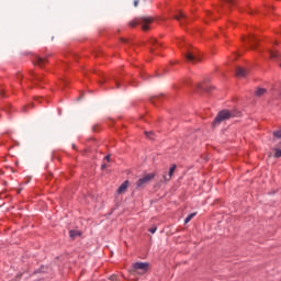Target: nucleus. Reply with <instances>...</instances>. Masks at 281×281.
Returning a JSON list of instances; mask_svg holds the SVG:
<instances>
[{
	"mask_svg": "<svg viewBox=\"0 0 281 281\" xmlns=\"http://www.w3.org/2000/svg\"><path fill=\"white\" fill-rule=\"evenodd\" d=\"M236 115H238V113L235 111L223 110L216 115L215 120L213 121V126H218L221 122H225V120H232V117H236Z\"/></svg>",
	"mask_w": 281,
	"mask_h": 281,
	"instance_id": "obj_1",
	"label": "nucleus"
},
{
	"mask_svg": "<svg viewBox=\"0 0 281 281\" xmlns=\"http://www.w3.org/2000/svg\"><path fill=\"white\" fill-rule=\"evenodd\" d=\"M150 23H153V18H136L130 22V27H137V25H140L144 32H148V30H150Z\"/></svg>",
	"mask_w": 281,
	"mask_h": 281,
	"instance_id": "obj_2",
	"label": "nucleus"
},
{
	"mask_svg": "<svg viewBox=\"0 0 281 281\" xmlns=\"http://www.w3.org/2000/svg\"><path fill=\"white\" fill-rule=\"evenodd\" d=\"M155 179V173H145L142 178L136 182L137 188H146L150 181Z\"/></svg>",
	"mask_w": 281,
	"mask_h": 281,
	"instance_id": "obj_3",
	"label": "nucleus"
},
{
	"mask_svg": "<svg viewBox=\"0 0 281 281\" xmlns=\"http://www.w3.org/2000/svg\"><path fill=\"white\" fill-rule=\"evenodd\" d=\"M147 271H148L147 262H136L133 265V273H137L138 276H144V273Z\"/></svg>",
	"mask_w": 281,
	"mask_h": 281,
	"instance_id": "obj_4",
	"label": "nucleus"
},
{
	"mask_svg": "<svg viewBox=\"0 0 281 281\" xmlns=\"http://www.w3.org/2000/svg\"><path fill=\"white\" fill-rule=\"evenodd\" d=\"M186 59L188 60V63H200L201 57H199V55L196 54V50H188V53H186Z\"/></svg>",
	"mask_w": 281,
	"mask_h": 281,
	"instance_id": "obj_5",
	"label": "nucleus"
},
{
	"mask_svg": "<svg viewBox=\"0 0 281 281\" xmlns=\"http://www.w3.org/2000/svg\"><path fill=\"white\" fill-rule=\"evenodd\" d=\"M176 170H177V165H172L169 169L168 176H166V175L162 176L164 181H170L172 179V175H175Z\"/></svg>",
	"mask_w": 281,
	"mask_h": 281,
	"instance_id": "obj_6",
	"label": "nucleus"
},
{
	"mask_svg": "<svg viewBox=\"0 0 281 281\" xmlns=\"http://www.w3.org/2000/svg\"><path fill=\"white\" fill-rule=\"evenodd\" d=\"M244 42L248 43V45H250V49H256V46L254 45V43H256V37L254 35L245 37Z\"/></svg>",
	"mask_w": 281,
	"mask_h": 281,
	"instance_id": "obj_7",
	"label": "nucleus"
},
{
	"mask_svg": "<svg viewBox=\"0 0 281 281\" xmlns=\"http://www.w3.org/2000/svg\"><path fill=\"white\" fill-rule=\"evenodd\" d=\"M236 76H237V78H245V76H247V70L243 67H237Z\"/></svg>",
	"mask_w": 281,
	"mask_h": 281,
	"instance_id": "obj_8",
	"label": "nucleus"
},
{
	"mask_svg": "<svg viewBox=\"0 0 281 281\" xmlns=\"http://www.w3.org/2000/svg\"><path fill=\"white\" fill-rule=\"evenodd\" d=\"M35 65H38L40 67H45L47 65V59L43 57H35Z\"/></svg>",
	"mask_w": 281,
	"mask_h": 281,
	"instance_id": "obj_9",
	"label": "nucleus"
},
{
	"mask_svg": "<svg viewBox=\"0 0 281 281\" xmlns=\"http://www.w3.org/2000/svg\"><path fill=\"white\" fill-rule=\"evenodd\" d=\"M128 189V180H126L125 182H123L119 189H117V193L119 194H124V191Z\"/></svg>",
	"mask_w": 281,
	"mask_h": 281,
	"instance_id": "obj_10",
	"label": "nucleus"
},
{
	"mask_svg": "<svg viewBox=\"0 0 281 281\" xmlns=\"http://www.w3.org/2000/svg\"><path fill=\"white\" fill-rule=\"evenodd\" d=\"M176 21H179L181 25L183 24V21H186V14L183 12H179L178 14L175 15Z\"/></svg>",
	"mask_w": 281,
	"mask_h": 281,
	"instance_id": "obj_11",
	"label": "nucleus"
},
{
	"mask_svg": "<svg viewBox=\"0 0 281 281\" xmlns=\"http://www.w3.org/2000/svg\"><path fill=\"white\" fill-rule=\"evenodd\" d=\"M265 93H267V89L258 88L255 92V95H257V98H261V95H265Z\"/></svg>",
	"mask_w": 281,
	"mask_h": 281,
	"instance_id": "obj_12",
	"label": "nucleus"
},
{
	"mask_svg": "<svg viewBox=\"0 0 281 281\" xmlns=\"http://www.w3.org/2000/svg\"><path fill=\"white\" fill-rule=\"evenodd\" d=\"M268 54H269L270 58H272V59L279 58V56H280L277 50H272V49H269Z\"/></svg>",
	"mask_w": 281,
	"mask_h": 281,
	"instance_id": "obj_13",
	"label": "nucleus"
},
{
	"mask_svg": "<svg viewBox=\"0 0 281 281\" xmlns=\"http://www.w3.org/2000/svg\"><path fill=\"white\" fill-rule=\"evenodd\" d=\"M193 216H196V213H191L186 217L184 220L186 225H188V223L192 221Z\"/></svg>",
	"mask_w": 281,
	"mask_h": 281,
	"instance_id": "obj_14",
	"label": "nucleus"
},
{
	"mask_svg": "<svg viewBox=\"0 0 281 281\" xmlns=\"http://www.w3.org/2000/svg\"><path fill=\"white\" fill-rule=\"evenodd\" d=\"M69 236H70V238H77V236H80V232L79 231H70Z\"/></svg>",
	"mask_w": 281,
	"mask_h": 281,
	"instance_id": "obj_15",
	"label": "nucleus"
},
{
	"mask_svg": "<svg viewBox=\"0 0 281 281\" xmlns=\"http://www.w3.org/2000/svg\"><path fill=\"white\" fill-rule=\"evenodd\" d=\"M198 89H202L203 91L210 92L212 88H209L202 83H198Z\"/></svg>",
	"mask_w": 281,
	"mask_h": 281,
	"instance_id": "obj_16",
	"label": "nucleus"
},
{
	"mask_svg": "<svg viewBox=\"0 0 281 281\" xmlns=\"http://www.w3.org/2000/svg\"><path fill=\"white\" fill-rule=\"evenodd\" d=\"M226 5H228L229 8H232V5H236V0H224Z\"/></svg>",
	"mask_w": 281,
	"mask_h": 281,
	"instance_id": "obj_17",
	"label": "nucleus"
},
{
	"mask_svg": "<svg viewBox=\"0 0 281 281\" xmlns=\"http://www.w3.org/2000/svg\"><path fill=\"white\" fill-rule=\"evenodd\" d=\"M274 150H276V153H274L276 159L280 158L281 157V149L280 148H276Z\"/></svg>",
	"mask_w": 281,
	"mask_h": 281,
	"instance_id": "obj_18",
	"label": "nucleus"
},
{
	"mask_svg": "<svg viewBox=\"0 0 281 281\" xmlns=\"http://www.w3.org/2000/svg\"><path fill=\"white\" fill-rule=\"evenodd\" d=\"M31 80L32 81H34V80L35 81H41V76H36V75L33 74L32 77H31Z\"/></svg>",
	"mask_w": 281,
	"mask_h": 281,
	"instance_id": "obj_19",
	"label": "nucleus"
},
{
	"mask_svg": "<svg viewBox=\"0 0 281 281\" xmlns=\"http://www.w3.org/2000/svg\"><path fill=\"white\" fill-rule=\"evenodd\" d=\"M274 137H277L278 139H281V130L273 132Z\"/></svg>",
	"mask_w": 281,
	"mask_h": 281,
	"instance_id": "obj_20",
	"label": "nucleus"
},
{
	"mask_svg": "<svg viewBox=\"0 0 281 281\" xmlns=\"http://www.w3.org/2000/svg\"><path fill=\"white\" fill-rule=\"evenodd\" d=\"M145 135L148 139H153V132H145Z\"/></svg>",
	"mask_w": 281,
	"mask_h": 281,
	"instance_id": "obj_21",
	"label": "nucleus"
},
{
	"mask_svg": "<svg viewBox=\"0 0 281 281\" xmlns=\"http://www.w3.org/2000/svg\"><path fill=\"white\" fill-rule=\"evenodd\" d=\"M150 234H155V232H157V226H153L151 228H149Z\"/></svg>",
	"mask_w": 281,
	"mask_h": 281,
	"instance_id": "obj_22",
	"label": "nucleus"
},
{
	"mask_svg": "<svg viewBox=\"0 0 281 281\" xmlns=\"http://www.w3.org/2000/svg\"><path fill=\"white\" fill-rule=\"evenodd\" d=\"M29 106H34V105H33V104L25 105V106L22 109V111H23L24 113H26V112H27Z\"/></svg>",
	"mask_w": 281,
	"mask_h": 281,
	"instance_id": "obj_23",
	"label": "nucleus"
},
{
	"mask_svg": "<svg viewBox=\"0 0 281 281\" xmlns=\"http://www.w3.org/2000/svg\"><path fill=\"white\" fill-rule=\"evenodd\" d=\"M110 280H111V281H117V276H115V274L111 276V277H110Z\"/></svg>",
	"mask_w": 281,
	"mask_h": 281,
	"instance_id": "obj_24",
	"label": "nucleus"
},
{
	"mask_svg": "<svg viewBox=\"0 0 281 281\" xmlns=\"http://www.w3.org/2000/svg\"><path fill=\"white\" fill-rule=\"evenodd\" d=\"M156 43H157V40H150L151 45H156Z\"/></svg>",
	"mask_w": 281,
	"mask_h": 281,
	"instance_id": "obj_25",
	"label": "nucleus"
},
{
	"mask_svg": "<svg viewBox=\"0 0 281 281\" xmlns=\"http://www.w3.org/2000/svg\"><path fill=\"white\" fill-rule=\"evenodd\" d=\"M109 159H111V156L110 155L105 156V160L109 161Z\"/></svg>",
	"mask_w": 281,
	"mask_h": 281,
	"instance_id": "obj_26",
	"label": "nucleus"
},
{
	"mask_svg": "<svg viewBox=\"0 0 281 281\" xmlns=\"http://www.w3.org/2000/svg\"><path fill=\"white\" fill-rule=\"evenodd\" d=\"M137 3H139L137 0L134 1L135 8H137Z\"/></svg>",
	"mask_w": 281,
	"mask_h": 281,
	"instance_id": "obj_27",
	"label": "nucleus"
},
{
	"mask_svg": "<svg viewBox=\"0 0 281 281\" xmlns=\"http://www.w3.org/2000/svg\"><path fill=\"white\" fill-rule=\"evenodd\" d=\"M155 100H157V97L151 99L153 104H155Z\"/></svg>",
	"mask_w": 281,
	"mask_h": 281,
	"instance_id": "obj_28",
	"label": "nucleus"
},
{
	"mask_svg": "<svg viewBox=\"0 0 281 281\" xmlns=\"http://www.w3.org/2000/svg\"><path fill=\"white\" fill-rule=\"evenodd\" d=\"M104 168H106V164H103V165H102V170H104Z\"/></svg>",
	"mask_w": 281,
	"mask_h": 281,
	"instance_id": "obj_29",
	"label": "nucleus"
},
{
	"mask_svg": "<svg viewBox=\"0 0 281 281\" xmlns=\"http://www.w3.org/2000/svg\"><path fill=\"white\" fill-rule=\"evenodd\" d=\"M116 87H120V83H119V82H116Z\"/></svg>",
	"mask_w": 281,
	"mask_h": 281,
	"instance_id": "obj_30",
	"label": "nucleus"
},
{
	"mask_svg": "<svg viewBox=\"0 0 281 281\" xmlns=\"http://www.w3.org/2000/svg\"><path fill=\"white\" fill-rule=\"evenodd\" d=\"M207 14H209V16H210V15L212 14V12H209Z\"/></svg>",
	"mask_w": 281,
	"mask_h": 281,
	"instance_id": "obj_31",
	"label": "nucleus"
},
{
	"mask_svg": "<svg viewBox=\"0 0 281 281\" xmlns=\"http://www.w3.org/2000/svg\"><path fill=\"white\" fill-rule=\"evenodd\" d=\"M123 43H126V40H123Z\"/></svg>",
	"mask_w": 281,
	"mask_h": 281,
	"instance_id": "obj_32",
	"label": "nucleus"
},
{
	"mask_svg": "<svg viewBox=\"0 0 281 281\" xmlns=\"http://www.w3.org/2000/svg\"><path fill=\"white\" fill-rule=\"evenodd\" d=\"M1 95H3V92H0Z\"/></svg>",
	"mask_w": 281,
	"mask_h": 281,
	"instance_id": "obj_33",
	"label": "nucleus"
}]
</instances>
